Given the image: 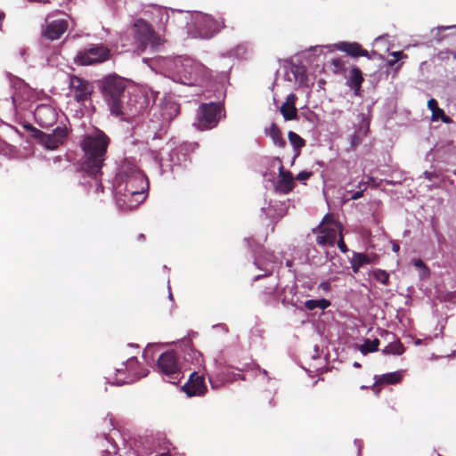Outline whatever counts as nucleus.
Here are the masks:
<instances>
[{
	"instance_id": "393cba45",
	"label": "nucleus",
	"mask_w": 456,
	"mask_h": 456,
	"mask_svg": "<svg viewBox=\"0 0 456 456\" xmlns=\"http://www.w3.org/2000/svg\"><path fill=\"white\" fill-rule=\"evenodd\" d=\"M428 108L432 112V120L436 121L441 119L444 123L449 124L451 123V118L444 114V111L438 107L437 102L436 99L432 98L428 102Z\"/></svg>"
},
{
	"instance_id": "bf43d9fd",
	"label": "nucleus",
	"mask_w": 456,
	"mask_h": 456,
	"mask_svg": "<svg viewBox=\"0 0 456 456\" xmlns=\"http://www.w3.org/2000/svg\"><path fill=\"white\" fill-rule=\"evenodd\" d=\"M454 175H456V170L454 171Z\"/></svg>"
},
{
	"instance_id": "c03bdc74",
	"label": "nucleus",
	"mask_w": 456,
	"mask_h": 456,
	"mask_svg": "<svg viewBox=\"0 0 456 456\" xmlns=\"http://www.w3.org/2000/svg\"><path fill=\"white\" fill-rule=\"evenodd\" d=\"M319 289L325 292H329L330 289V283L329 281L321 282L319 284Z\"/></svg>"
},
{
	"instance_id": "9b49d317",
	"label": "nucleus",
	"mask_w": 456,
	"mask_h": 456,
	"mask_svg": "<svg viewBox=\"0 0 456 456\" xmlns=\"http://www.w3.org/2000/svg\"><path fill=\"white\" fill-rule=\"evenodd\" d=\"M319 234L316 241L319 245H334L337 235L341 233V227L332 217L326 216L319 226Z\"/></svg>"
},
{
	"instance_id": "09e8293b",
	"label": "nucleus",
	"mask_w": 456,
	"mask_h": 456,
	"mask_svg": "<svg viewBox=\"0 0 456 456\" xmlns=\"http://www.w3.org/2000/svg\"><path fill=\"white\" fill-rule=\"evenodd\" d=\"M397 61H398V60H395V59L388 60V61H387V65L388 67H391V68H392V67H394V66L395 65V63H396Z\"/></svg>"
},
{
	"instance_id": "13d9d810",
	"label": "nucleus",
	"mask_w": 456,
	"mask_h": 456,
	"mask_svg": "<svg viewBox=\"0 0 456 456\" xmlns=\"http://www.w3.org/2000/svg\"><path fill=\"white\" fill-rule=\"evenodd\" d=\"M256 265H260L259 260H256Z\"/></svg>"
},
{
	"instance_id": "f3484780",
	"label": "nucleus",
	"mask_w": 456,
	"mask_h": 456,
	"mask_svg": "<svg viewBox=\"0 0 456 456\" xmlns=\"http://www.w3.org/2000/svg\"><path fill=\"white\" fill-rule=\"evenodd\" d=\"M40 143L46 149L54 150L62 144L66 136L67 129L58 126L53 134H45L38 132Z\"/></svg>"
},
{
	"instance_id": "5701e85b",
	"label": "nucleus",
	"mask_w": 456,
	"mask_h": 456,
	"mask_svg": "<svg viewBox=\"0 0 456 456\" xmlns=\"http://www.w3.org/2000/svg\"><path fill=\"white\" fill-rule=\"evenodd\" d=\"M374 262V256L358 252H353V256L350 259L351 267L354 273H357L361 267L373 264Z\"/></svg>"
},
{
	"instance_id": "1a4fd4ad",
	"label": "nucleus",
	"mask_w": 456,
	"mask_h": 456,
	"mask_svg": "<svg viewBox=\"0 0 456 456\" xmlns=\"http://www.w3.org/2000/svg\"><path fill=\"white\" fill-rule=\"evenodd\" d=\"M144 100L139 102L136 96L126 94L121 99L116 101L117 111L109 109L111 115L119 118L124 121H131L134 117L142 113L144 109Z\"/></svg>"
},
{
	"instance_id": "f03ea898",
	"label": "nucleus",
	"mask_w": 456,
	"mask_h": 456,
	"mask_svg": "<svg viewBox=\"0 0 456 456\" xmlns=\"http://www.w3.org/2000/svg\"><path fill=\"white\" fill-rule=\"evenodd\" d=\"M109 138L100 131L85 137L82 147L85 152L83 168L88 176L92 177L96 186V191H103L101 183V168L104 161V155L109 145Z\"/></svg>"
},
{
	"instance_id": "2f4dec72",
	"label": "nucleus",
	"mask_w": 456,
	"mask_h": 456,
	"mask_svg": "<svg viewBox=\"0 0 456 456\" xmlns=\"http://www.w3.org/2000/svg\"><path fill=\"white\" fill-rule=\"evenodd\" d=\"M360 117H361V121L355 126L354 131L357 134L366 136L367 134L369 133V129H370V120L364 114H361Z\"/></svg>"
},
{
	"instance_id": "3c124183",
	"label": "nucleus",
	"mask_w": 456,
	"mask_h": 456,
	"mask_svg": "<svg viewBox=\"0 0 456 456\" xmlns=\"http://www.w3.org/2000/svg\"><path fill=\"white\" fill-rule=\"evenodd\" d=\"M392 248H393V250H394L395 252H398V251H399V249H400L399 245H398V244H396V243H394Z\"/></svg>"
},
{
	"instance_id": "473e14b6",
	"label": "nucleus",
	"mask_w": 456,
	"mask_h": 456,
	"mask_svg": "<svg viewBox=\"0 0 456 456\" xmlns=\"http://www.w3.org/2000/svg\"><path fill=\"white\" fill-rule=\"evenodd\" d=\"M261 210L267 217L271 219L281 217L283 216L282 212L276 213V208H274V206H272L271 204H268L267 208L263 207Z\"/></svg>"
},
{
	"instance_id": "052dcab7",
	"label": "nucleus",
	"mask_w": 456,
	"mask_h": 456,
	"mask_svg": "<svg viewBox=\"0 0 456 456\" xmlns=\"http://www.w3.org/2000/svg\"><path fill=\"white\" fill-rule=\"evenodd\" d=\"M161 456H166V455H164V454H163V455H161Z\"/></svg>"
},
{
	"instance_id": "9d476101",
	"label": "nucleus",
	"mask_w": 456,
	"mask_h": 456,
	"mask_svg": "<svg viewBox=\"0 0 456 456\" xmlns=\"http://www.w3.org/2000/svg\"><path fill=\"white\" fill-rule=\"evenodd\" d=\"M109 56L110 50L107 47L95 45L79 51L76 55L75 61L80 65H92L106 61Z\"/></svg>"
},
{
	"instance_id": "c85d7f7f",
	"label": "nucleus",
	"mask_w": 456,
	"mask_h": 456,
	"mask_svg": "<svg viewBox=\"0 0 456 456\" xmlns=\"http://www.w3.org/2000/svg\"><path fill=\"white\" fill-rule=\"evenodd\" d=\"M290 144L293 146L296 151V157L299 155V150L305 146V142L301 136H299L295 132L289 131L288 134Z\"/></svg>"
},
{
	"instance_id": "423d86ee",
	"label": "nucleus",
	"mask_w": 456,
	"mask_h": 456,
	"mask_svg": "<svg viewBox=\"0 0 456 456\" xmlns=\"http://www.w3.org/2000/svg\"><path fill=\"white\" fill-rule=\"evenodd\" d=\"M102 93L109 109L117 111L116 101L126 94V82L116 75L108 76L102 82Z\"/></svg>"
},
{
	"instance_id": "aec40b11",
	"label": "nucleus",
	"mask_w": 456,
	"mask_h": 456,
	"mask_svg": "<svg viewBox=\"0 0 456 456\" xmlns=\"http://www.w3.org/2000/svg\"><path fill=\"white\" fill-rule=\"evenodd\" d=\"M15 93L12 95V101L15 103L18 101H31L34 98L33 90L22 80L17 79L14 83Z\"/></svg>"
},
{
	"instance_id": "a211bd4d",
	"label": "nucleus",
	"mask_w": 456,
	"mask_h": 456,
	"mask_svg": "<svg viewBox=\"0 0 456 456\" xmlns=\"http://www.w3.org/2000/svg\"><path fill=\"white\" fill-rule=\"evenodd\" d=\"M207 390L204 379L196 372H192L189 380L183 386V391L188 396L202 395Z\"/></svg>"
},
{
	"instance_id": "79ce46f5",
	"label": "nucleus",
	"mask_w": 456,
	"mask_h": 456,
	"mask_svg": "<svg viewBox=\"0 0 456 456\" xmlns=\"http://www.w3.org/2000/svg\"><path fill=\"white\" fill-rule=\"evenodd\" d=\"M390 55H391V56H393V57H394V59L398 60V61H399V60H401V59H405V58H407V55H406V54H404V53H403V52H401V51L392 52V53H390Z\"/></svg>"
},
{
	"instance_id": "5fc2aeb1",
	"label": "nucleus",
	"mask_w": 456,
	"mask_h": 456,
	"mask_svg": "<svg viewBox=\"0 0 456 456\" xmlns=\"http://www.w3.org/2000/svg\"><path fill=\"white\" fill-rule=\"evenodd\" d=\"M354 367H360V364H359L358 362H355L354 363Z\"/></svg>"
},
{
	"instance_id": "72a5a7b5",
	"label": "nucleus",
	"mask_w": 456,
	"mask_h": 456,
	"mask_svg": "<svg viewBox=\"0 0 456 456\" xmlns=\"http://www.w3.org/2000/svg\"><path fill=\"white\" fill-rule=\"evenodd\" d=\"M373 277L384 285H387L388 283L389 275L384 270H380V269L374 270Z\"/></svg>"
},
{
	"instance_id": "6e6d98bb",
	"label": "nucleus",
	"mask_w": 456,
	"mask_h": 456,
	"mask_svg": "<svg viewBox=\"0 0 456 456\" xmlns=\"http://www.w3.org/2000/svg\"><path fill=\"white\" fill-rule=\"evenodd\" d=\"M401 66H402V64H399V65L395 68V69H396V70H397V69H399L401 68Z\"/></svg>"
},
{
	"instance_id": "6e6552de",
	"label": "nucleus",
	"mask_w": 456,
	"mask_h": 456,
	"mask_svg": "<svg viewBox=\"0 0 456 456\" xmlns=\"http://www.w3.org/2000/svg\"><path fill=\"white\" fill-rule=\"evenodd\" d=\"M223 108L217 103H203L197 111L193 126L200 130H208L216 126L222 118Z\"/></svg>"
},
{
	"instance_id": "4468645a",
	"label": "nucleus",
	"mask_w": 456,
	"mask_h": 456,
	"mask_svg": "<svg viewBox=\"0 0 456 456\" xmlns=\"http://www.w3.org/2000/svg\"><path fill=\"white\" fill-rule=\"evenodd\" d=\"M34 117L40 126L49 127L57 121L58 112L52 105L41 104L36 108Z\"/></svg>"
},
{
	"instance_id": "bb28decb",
	"label": "nucleus",
	"mask_w": 456,
	"mask_h": 456,
	"mask_svg": "<svg viewBox=\"0 0 456 456\" xmlns=\"http://www.w3.org/2000/svg\"><path fill=\"white\" fill-rule=\"evenodd\" d=\"M404 352V347L400 340L395 339L391 341L385 348L382 350L384 354H394V355H401Z\"/></svg>"
},
{
	"instance_id": "0eeeda50",
	"label": "nucleus",
	"mask_w": 456,
	"mask_h": 456,
	"mask_svg": "<svg viewBox=\"0 0 456 456\" xmlns=\"http://www.w3.org/2000/svg\"><path fill=\"white\" fill-rule=\"evenodd\" d=\"M157 366L164 379L171 384L179 383L183 377L180 362L174 351L163 353L158 359Z\"/></svg>"
},
{
	"instance_id": "f257e3e1",
	"label": "nucleus",
	"mask_w": 456,
	"mask_h": 456,
	"mask_svg": "<svg viewBox=\"0 0 456 456\" xmlns=\"http://www.w3.org/2000/svg\"><path fill=\"white\" fill-rule=\"evenodd\" d=\"M149 187L146 176L132 163H124L114 182L117 205L123 210H131L145 200Z\"/></svg>"
},
{
	"instance_id": "de8ad7c7",
	"label": "nucleus",
	"mask_w": 456,
	"mask_h": 456,
	"mask_svg": "<svg viewBox=\"0 0 456 456\" xmlns=\"http://www.w3.org/2000/svg\"><path fill=\"white\" fill-rule=\"evenodd\" d=\"M363 191H364V189L354 192L352 197H351V199L355 200H358V199L362 198V195H363Z\"/></svg>"
},
{
	"instance_id": "603ef678",
	"label": "nucleus",
	"mask_w": 456,
	"mask_h": 456,
	"mask_svg": "<svg viewBox=\"0 0 456 456\" xmlns=\"http://www.w3.org/2000/svg\"><path fill=\"white\" fill-rule=\"evenodd\" d=\"M451 27H439L438 29H441V30H445V29H448L450 28Z\"/></svg>"
},
{
	"instance_id": "8fccbe9b",
	"label": "nucleus",
	"mask_w": 456,
	"mask_h": 456,
	"mask_svg": "<svg viewBox=\"0 0 456 456\" xmlns=\"http://www.w3.org/2000/svg\"><path fill=\"white\" fill-rule=\"evenodd\" d=\"M150 350H151L150 348H146V349L143 351V357H144L146 360H147L148 358H150V356H149ZM151 358H152V357L151 356Z\"/></svg>"
},
{
	"instance_id": "f704fd0d",
	"label": "nucleus",
	"mask_w": 456,
	"mask_h": 456,
	"mask_svg": "<svg viewBox=\"0 0 456 456\" xmlns=\"http://www.w3.org/2000/svg\"><path fill=\"white\" fill-rule=\"evenodd\" d=\"M158 12L159 14V22L163 25L167 24L169 20V11L166 8H159Z\"/></svg>"
},
{
	"instance_id": "39448f33",
	"label": "nucleus",
	"mask_w": 456,
	"mask_h": 456,
	"mask_svg": "<svg viewBox=\"0 0 456 456\" xmlns=\"http://www.w3.org/2000/svg\"><path fill=\"white\" fill-rule=\"evenodd\" d=\"M132 31L134 37V52L142 53L148 46L157 48L164 42L163 38L155 33L151 26L142 19L134 22Z\"/></svg>"
},
{
	"instance_id": "c9c22d12",
	"label": "nucleus",
	"mask_w": 456,
	"mask_h": 456,
	"mask_svg": "<svg viewBox=\"0 0 456 456\" xmlns=\"http://www.w3.org/2000/svg\"><path fill=\"white\" fill-rule=\"evenodd\" d=\"M362 137L363 135L360 134H357L355 131H354V134L353 135H351L350 137V143H351V147L353 149H354L355 147H357L362 141Z\"/></svg>"
},
{
	"instance_id": "2eb2a0df",
	"label": "nucleus",
	"mask_w": 456,
	"mask_h": 456,
	"mask_svg": "<svg viewBox=\"0 0 456 456\" xmlns=\"http://www.w3.org/2000/svg\"><path fill=\"white\" fill-rule=\"evenodd\" d=\"M69 27L67 18H60L55 20L46 19L45 27L43 35L49 40H57L62 34L66 32Z\"/></svg>"
},
{
	"instance_id": "412c9836",
	"label": "nucleus",
	"mask_w": 456,
	"mask_h": 456,
	"mask_svg": "<svg viewBox=\"0 0 456 456\" xmlns=\"http://www.w3.org/2000/svg\"><path fill=\"white\" fill-rule=\"evenodd\" d=\"M294 182L293 176L289 172L283 170V167L281 165L279 167V178L275 185V190L281 193H288L293 189Z\"/></svg>"
},
{
	"instance_id": "dca6fc26",
	"label": "nucleus",
	"mask_w": 456,
	"mask_h": 456,
	"mask_svg": "<svg viewBox=\"0 0 456 456\" xmlns=\"http://www.w3.org/2000/svg\"><path fill=\"white\" fill-rule=\"evenodd\" d=\"M180 108L171 97H165L159 105V113L161 118L160 129L164 130L167 124L179 113Z\"/></svg>"
},
{
	"instance_id": "6ab92c4d",
	"label": "nucleus",
	"mask_w": 456,
	"mask_h": 456,
	"mask_svg": "<svg viewBox=\"0 0 456 456\" xmlns=\"http://www.w3.org/2000/svg\"><path fill=\"white\" fill-rule=\"evenodd\" d=\"M327 47L345 52L353 57L363 56L370 59L369 53L362 49L358 43L340 42L333 45H328Z\"/></svg>"
},
{
	"instance_id": "7ed1b4c3",
	"label": "nucleus",
	"mask_w": 456,
	"mask_h": 456,
	"mask_svg": "<svg viewBox=\"0 0 456 456\" xmlns=\"http://www.w3.org/2000/svg\"><path fill=\"white\" fill-rule=\"evenodd\" d=\"M166 76L176 83L196 85L209 76L208 69L190 57L178 56L161 61Z\"/></svg>"
},
{
	"instance_id": "864d4df0",
	"label": "nucleus",
	"mask_w": 456,
	"mask_h": 456,
	"mask_svg": "<svg viewBox=\"0 0 456 456\" xmlns=\"http://www.w3.org/2000/svg\"><path fill=\"white\" fill-rule=\"evenodd\" d=\"M138 238H139V240H142V239L144 238V235H143V234H140V235L138 236Z\"/></svg>"
},
{
	"instance_id": "37998d69",
	"label": "nucleus",
	"mask_w": 456,
	"mask_h": 456,
	"mask_svg": "<svg viewBox=\"0 0 456 456\" xmlns=\"http://www.w3.org/2000/svg\"><path fill=\"white\" fill-rule=\"evenodd\" d=\"M296 95L294 94H290L287 96L285 104H289L295 106Z\"/></svg>"
},
{
	"instance_id": "4c0bfd02",
	"label": "nucleus",
	"mask_w": 456,
	"mask_h": 456,
	"mask_svg": "<svg viewBox=\"0 0 456 456\" xmlns=\"http://www.w3.org/2000/svg\"><path fill=\"white\" fill-rule=\"evenodd\" d=\"M413 263H414V265L416 267L421 269V271H422L421 275L422 276L428 275V270L427 266L425 265V264L423 263L422 260H420V259H414Z\"/></svg>"
},
{
	"instance_id": "a19ab883",
	"label": "nucleus",
	"mask_w": 456,
	"mask_h": 456,
	"mask_svg": "<svg viewBox=\"0 0 456 456\" xmlns=\"http://www.w3.org/2000/svg\"><path fill=\"white\" fill-rule=\"evenodd\" d=\"M338 248H339V249H340L342 252H344V253H346V252H347V251H348V248H347L346 245L345 244V242H344V240H343V238H342V234H341V233L339 234V240H338Z\"/></svg>"
},
{
	"instance_id": "b1692460",
	"label": "nucleus",
	"mask_w": 456,
	"mask_h": 456,
	"mask_svg": "<svg viewBox=\"0 0 456 456\" xmlns=\"http://www.w3.org/2000/svg\"><path fill=\"white\" fill-rule=\"evenodd\" d=\"M362 81L363 77L360 69L353 68L350 71L346 84L350 88L354 90L355 94H359Z\"/></svg>"
},
{
	"instance_id": "49530a36",
	"label": "nucleus",
	"mask_w": 456,
	"mask_h": 456,
	"mask_svg": "<svg viewBox=\"0 0 456 456\" xmlns=\"http://www.w3.org/2000/svg\"><path fill=\"white\" fill-rule=\"evenodd\" d=\"M273 267H274V262L272 261L271 264H266V266L265 267V275H267L268 273H271L273 270Z\"/></svg>"
},
{
	"instance_id": "e433bc0d",
	"label": "nucleus",
	"mask_w": 456,
	"mask_h": 456,
	"mask_svg": "<svg viewBox=\"0 0 456 456\" xmlns=\"http://www.w3.org/2000/svg\"><path fill=\"white\" fill-rule=\"evenodd\" d=\"M167 153H168V151H166L160 152L159 155L155 157L156 160L158 161V163L161 168H164L165 167L169 166L167 164V160L165 159V158H164V154H167Z\"/></svg>"
},
{
	"instance_id": "4be33fe9",
	"label": "nucleus",
	"mask_w": 456,
	"mask_h": 456,
	"mask_svg": "<svg viewBox=\"0 0 456 456\" xmlns=\"http://www.w3.org/2000/svg\"><path fill=\"white\" fill-rule=\"evenodd\" d=\"M374 379H375V383H374L372 389L375 393L378 394L379 392V390L377 388V387L379 385H381V384L392 385V384L399 383L403 379V371L397 370V371L388 372V373L382 374V375H376L374 377Z\"/></svg>"
},
{
	"instance_id": "f8f14e48",
	"label": "nucleus",
	"mask_w": 456,
	"mask_h": 456,
	"mask_svg": "<svg viewBox=\"0 0 456 456\" xmlns=\"http://www.w3.org/2000/svg\"><path fill=\"white\" fill-rule=\"evenodd\" d=\"M137 363L138 362L136 358H129L126 363L122 364V368H118L116 370L118 374L124 377L116 378L113 380H110V378H107L108 382L111 383L112 385L121 386L124 384L134 382V380L140 379L141 377L146 376V373L139 374L135 371V367Z\"/></svg>"
},
{
	"instance_id": "cd10ccee",
	"label": "nucleus",
	"mask_w": 456,
	"mask_h": 456,
	"mask_svg": "<svg viewBox=\"0 0 456 456\" xmlns=\"http://www.w3.org/2000/svg\"><path fill=\"white\" fill-rule=\"evenodd\" d=\"M379 345V340L378 338H375L373 340L366 339L364 342L360 346L359 350L362 354H367L369 353H373L378 351Z\"/></svg>"
},
{
	"instance_id": "a878e982",
	"label": "nucleus",
	"mask_w": 456,
	"mask_h": 456,
	"mask_svg": "<svg viewBox=\"0 0 456 456\" xmlns=\"http://www.w3.org/2000/svg\"><path fill=\"white\" fill-rule=\"evenodd\" d=\"M265 133L267 135H269L272 138L273 142L276 146L281 147V148L285 146L286 142L282 139L279 128L274 124H272V126L268 129L265 130Z\"/></svg>"
},
{
	"instance_id": "58836bf2",
	"label": "nucleus",
	"mask_w": 456,
	"mask_h": 456,
	"mask_svg": "<svg viewBox=\"0 0 456 456\" xmlns=\"http://www.w3.org/2000/svg\"><path fill=\"white\" fill-rule=\"evenodd\" d=\"M331 64L335 69V72H339L344 69V62L340 59H333Z\"/></svg>"
},
{
	"instance_id": "c756f323",
	"label": "nucleus",
	"mask_w": 456,
	"mask_h": 456,
	"mask_svg": "<svg viewBox=\"0 0 456 456\" xmlns=\"http://www.w3.org/2000/svg\"><path fill=\"white\" fill-rule=\"evenodd\" d=\"M330 305V302L325 298L310 299V300L305 301V306L308 310H314L316 308L324 310V309L328 308Z\"/></svg>"
},
{
	"instance_id": "a18cd8bd",
	"label": "nucleus",
	"mask_w": 456,
	"mask_h": 456,
	"mask_svg": "<svg viewBox=\"0 0 456 456\" xmlns=\"http://www.w3.org/2000/svg\"><path fill=\"white\" fill-rule=\"evenodd\" d=\"M423 175L426 179H428V181H432L433 179L436 178L437 177V175L434 172H428V171H425L423 173Z\"/></svg>"
},
{
	"instance_id": "ddd939ff",
	"label": "nucleus",
	"mask_w": 456,
	"mask_h": 456,
	"mask_svg": "<svg viewBox=\"0 0 456 456\" xmlns=\"http://www.w3.org/2000/svg\"><path fill=\"white\" fill-rule=\"evenodd\" d=\"M69 91L77 102H82L90 97L92 87L87 81L77 76H71L69 77Z\"/></svg>"
},
{
	"instance_id": "20e7f679",
	"label": "nucleus",
	"mask_w": 456,
	"mask_h": 456,
	"mask_svg": "<svg viewBox=\"0 0 456 456\" xmlns=\"http://www.w3.org/2000/svg\"><path fill=\"white\" fill-rule=\"evenodd\" d=\"M224 27L223 20H217L211 15L197 12L193 16L192 24L188 33L193 38L209 39L217 34Z\"/></svg>"
},
{
	"instance_id": "ea45409f",
	"label": "nucleus",
	"mask_w": 456,
	"mask_h": 456,
	"mask_svg": "<svg viewBox=\"0 0 456 456\" xmlns=\"http://www.w3.org/2000/svg\"><path fill=\"white\" fill-rule=\"evenodd\" d=\"M311 175L312 174L310 172L302 171V172L297 174V179L298 181L304 182V181L307 180L311 176Z\"/></svg>"
},
{
	"instance_id": "4d7b16f0",
	"label": "nucleus",
	"mask_w": 456,
	"mask_h": 456,
	"mask_svg": "<svg viewBox=\"0 0 456 456\" xmlns=\"http://www.w3.org/2000/svg\"><path fill=\"white\" fill-rule=\"evenodd\" d=\"M158 137L157 134H154L153 139H156Z\"/></svg>"
},
{
	"instance_id": "7c9ffc66",
	"label": "nucleus",
	"mask_w": 456,
	"mask_h": 456,
	"mask_svg": "<svg viewBox=\"0 0 456 456\" xmlns=\"http://www.w3.org/2000/svg\"><path fill=\"white\" fill-rule=\"evenodd\" d=\"M281 112L286 120L295 119L297 115V110L295 106L285 103L281 105Z\"/></svg>"
}]
</instances>
